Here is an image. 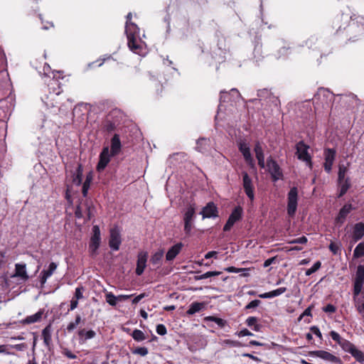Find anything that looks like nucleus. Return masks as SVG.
<instances>
[{
	"instance_id": "obj_1",
	"label": "nucleus",
	"mask_w": 364,
	"mask_h": 364,
	"mask_svg": "<svg viewBox=\"0 0 364 364\" xmlns=\"http://www.w3.org/2000/svg\"><path fill=\"white\" fill-rule=\"evenodd\" d=\"M139 31V28L136 24L132 22H128V21H126L125 33L128 41V46L132 51L136 53H137L140 49V46L136 43Z\"/></svg>"
},
{
	"instance_id": "obj_2",
	"label": "nucleus",
	"mask_w": 364,
	"mask_h": 364,
	"mask_svg": "<svg viewBox=\"0 0 364 364\" xmlns=\"http://www.w3.org/2000/svg\"><path fill=\"white\" fill-rule=\"evenodd\" d=\"M309 149V146L308 145H306L303 141H300L296 144V154L299 160L304 161L306 166L310 169H312L313 163L311 161V156L308 151Z\"/></svg>"
},
{
	"instance_id": "obj_3",
	"label": "nucleus",
	"mask_w": 364,
	"mask_h": 364,
	"mask_svg": "<svg viewBox=\"0 0 364 364\" xmlns=\"http://www.w3.org/2000/svg\"><path fill=\"white\" fill-rule=\"evenodd\" d=\"M287 213L289 216H294L297 208L298 189L296 187H292L287 195Z\"/></svg>"
},
{
	"instance_id": "obj_4",
	"label": "nucleus",
	"mask_w": 364,
	"mask_h": 364,
	"mask_svg": "<svg viewBox=\"0 0 364 364\" xmlns=\"http://www.w3.org/2000/svg\"><path fill=\"white\" fill-rule=\"evenodd\" d=\"M195 217V208L193 205H189L184 213V231L186 235H190L193 228V220Z\"/></svg>"
},
{
	"instance_id": "obj_5",
	"label": "nucleus",
	"mask_w": 364,
	"mask_h": 364,
	"mask_svg": "<svg viewBox=\"0 0 364 364\" xmlns=\"http://www.w3.org/2000/svg\"><path fill=\"white\" fill-rule=\"evenodd\" d=\"M364 284V265H358L354 280L353 295L358 296L363 289Z\"/></svg>"
},
{
	"instance_id": "obj_6",
	"label": "nucleus",
	"mask_w": 364,
	"mask_h": 364,
	"mask_svg": "<svg viewBox=\"0 0 364 364\" xmlns=\"http://www.w3.org/2000/svg\"><path fill=\"white\" fill-rule=\"evenodd\" d=\"M101 241L100 230L97 225H94L92 228V235L90 238L89 245V250L92 255L96 254L97 249L100 247Z\"/></svg>"
},
{
	"instance_id": "obj_7",
	"label": "nucleus",
	"mask_w": 364,
	"mask_h": 364,
	"mask_svg": "<svg viewBox=\"0 0 364 364\" xmlns=\"http://www.w3.org/2000/svg\"><path fill=\"white\" fill-rule=\"evenodd\" d=\"M242 208L240 206L235 207L230 215L226 223L223 227L225 232L229 231L234 224L242 218Z\"/></svg>"
},
{
	"instance_id": "obj_8",
	"label": "nucleus",
	"mask_w": 364,
	"mask_h": 364,
	"mask_svg": "<svg viewBox=\"0 0 364 364\" xmlns=\"http://www.w3.org/2000/svg\"><path fill=\"white\" fill-rule=\"evenodd\" d=\"M242 186L245 190V194L251 200H253L255 198V194H254L255 188L253 186L252 180L246 171H242Z\"/></svg>"
},
{
	"instance_id": "obj_9",
	"label": "nucleus",
	"mask_w": 364,
	"mask_h": 364,
	"mask_svg": "<svg viewBox=\"0 0 364 364\" xmlns=\"http://www.w3.org/2000/svg\"><path fill=\"white\" fill-rule=\"evenodd\" d=\"M267 166L274 181H276L282 178V172L281 168L277 161H274L272 157L267 159Z\"/></svg>"
},
{
	"instance_id": "obj_10",
	"label": "nucleus",
	"mask_w": 364,
	"mask_h": 364,
	"mask_svg": "<svg viewBox=\"0 0 364 364\" xmlns=\"http://www.w3.org/2000/svg\"><path fill=\"white\" fill-rule=\"evenodd\" d=\"M111 153L109 152V149L108 146H105L99 156V162L97 165V171L101 172L105 170L107 164L110 161Z\"/></svg>"
},
{
	"instance_id": "obj_11",
	"label": "nucleus",
	"mask_w": 364,
	"mask_h": 364,
	"mask_svg": "<svg viewBox=\"0 0 364 364\" xmlns=\"http://www.w3.org/2000/svg\"><path fill=\"white\" fill-rule=\"evenodd\" d=\"M336 151L333 149L327 148L324 149L323 155L325 162L323 168L326 172L329 173L332 170V166L336 159Z\"/></svg>"
},
{
	"instance_id": "obj_12",
	"label": "nucleus",
	"mask_w": 364,
	"mask_h": 364,
	"mask_svg": "<svg viewBox=\"0 0 364 364\" xmlns=\"http://www.w3.org/2000/svg\"><path fill=\"white\" fill-rule=\"evenodd\" d=\"M121 242L122 240L119 230L117 227L112 228L110 230V237L109 241L110 248L114 251L118 250Z\"/></svg>"
},
{
	"instance_id": "obj_13",
	"label": "nucleus",
	"mask_w": 364,
	"mask_h": 364,
	"mask_svg": "<svg viewBox=\"0 0 364 364\" xmlns=\"http://www.w3.org/2000/svg\"><path fill=\"white\" fill-rule=\"evenodd\" d=\"M203 218H215L218 217V208L213 202H209L200 213Z\"/></svg>"
},
{
	"instance_id": "obj_14",
	"label": "nucleus",
	"mask_w": 364,
	"mask_h": 364,
	"mask_svg": "<svg viewBox=\"0 0 364 364\" xmlns=\"http://www.w3.org/2000/svg\"><path fill=\"white\" fill-rule=\"evenodd\" d=\"M148 259V253L146 252L141 251L139 252L137 256L136 274L140 276L143 274L146 267Z\"/></svg>"
},
{
	"instance_id": "obj_15",
	"label": "nucleus",
	"mask_w": 364,
	"mask_h": 364,
	"mask_svg": "<svg viewBox=\"0 0 364 364\" xmlns=\"http://www.w3.org/2000/svg\"><path fill=\"white\" fill-rule=\"evenodd\" d=\"M309 355L333 363H338L339 361V358L338 357L325 350L311 351L309 352Z\"/></svg>"
},
{
	"instance_id": "obj_16",
	"label": "nucleus",
	"mask_w": 364,
	"mask_h": 364,
	"mask_svg": "<svg viewBox=\"0 0 364 364\" xmlns=\"http://www.w3.org/2000/svg\"><path fill=\"white\" fill-rule=\"evenodd\" d=\"M58 267V264L55 262H51L50 263L48 269H43L40 275V282L41 284V287H43L47 279L52 276V274L54 273V272L56 270Z\"/></svg>"
},
{
	"instance_id": "obj_17",
	"label": "nucleus",
	"mask_w": 364,
	"mask_h": 364,
	"mask_svg": "<svg viewBox=\"0 0 364 364\" xmlns=\"http://www.w3.org/2000/svg\"><path fill=\"white\" fill-rule=\"evenodd\" d=\"M239 150L242 153L245 161L252 166L253 165V159L252 157L250 147L245 142H240L239 144Z\"/></svg>"
},
{
	"instance_id": "obj_18",
	"label": "nucleus",
	"mask_w": 364,
	"mask_h": 364,
	"mask_svg": "<svg viewBox=\"0 0 364 364\" xmlns=\"http://www.w3.org/2000/svg\"><path fill=\"white\" fill-rule=\"evenodd\" d=\"M358 27L359 28L358 33L360 35L363 34L364 32V18L362 16H358L355 19H352L351 23H350L348 26V31H353L355 28Z\"/></svg>"
},
{
	"instance_id": "obj_19",
	"label": "nucleus",
	"mask_w": 364,
	"mask_h": 364,
	"mask_svg": "<svg viewBox=\"0 0 364 364\" xmlns=\"http://www.w3.org/2000/svg\"><path fill=\"white\" fill-rule=\"evenodd\" d=\"M122 148V144L119 139V136L115 134L111 139V147L109 152L112 156L117 155Z\"/></svg>"
},
{
	"instance_id": "obj_20",
	"label": "nucleus",
	"mask_w": 364,
	"mask_h": 364,
	"mask_svg": "<svg viewBox=\"0 0 364 364\" xmlns=\"http://www.w3.org/2000/svg\"><path fill=\"white\" fill-rule=\"evenodd\" d=\"M52 326L50 323L47 325L42 331V336L43 338L44 345L50 348L52 343Z\"/></svg>"
},
{
	"instance_id": "obj_21",
	"label": "nucleus",
	"mask_w": 364,
	"mask_h": 364,
	"mask_svg": "<svg viewBox=\"0 0 364 364\" xmlns=\"http://www.w3.org/2000/svg\"><path fill=\"white\" fill-rule=\"evenodd\" d=\"M77 334L79 337V342L80 343H85L87 340L92 339L96 336L95 331H86L85 328L79 330Z\"/></svg>"
},
{
	"instance_id": "obj_22",
	"label": "nucleus",
	"mask_w": 364,
	"mask_h": 364,
	"mask_svg": "<svg viewBox=\"0 0 364 364\" xmlns=\"http://www.w3.org/2000/svg\"><path fill=\"white\" fill-rule=\"evenodd\" d=\"M82 166L81 164H78L76 170L75 171H70V176L72 177L73 183L79 186L82 183Z\"/></svg>"
},
{
	"instance_id": "obj_23",
	"label": "nucleus",
	"mask_w": 364,
	"mask_h": 364,
	"mask_svg": "<svg viewBox=\"0 0 364 364\" xmlns=\"http://www.w3.org/2000/svg\"><path fill=\"white\" fill-rule=\"evenodd\" d=\"M183 247V244L178 242L175 245L172 246L167 252L166 255V259L167 261H172L179 254Z\"/></svg>"
},
{
	"instance_id": "obj_24",
	"label": "nucleus",
	"mask_w": 364,
	"mask_h": 364,
	"mask_svg": "<svg viewBox=\"0 0 364 364\" xmlns=\"http://www.w3.org/2000/svg\"><path fill=\"white\" fill-rule=\"evenodd\" d=\"M364 236V223L355 224L353 231V238L355 241L360 240Z\"/></svg>"
},
{
	"instance_id": "obj_25",
	"label": "nucleus",
	"mask_w": 364,
	"mask_h": 364,
	"mask_svg": "<svg viewBox=\"0 0 364 364\" xmlns=\"http://www.w3.org/2000/svg\"><path fill=\"white\" fill-rule=\"evenodd\" d=\"M164 257V251L159 250L155 252L150 259V263L154 266L155 269H158L161 267L162 262V258Z\"/></svg>"
},
{
	"instance_id": "obj_26",
	"label": "nucleus",
	"mask_w": 364,
	"mask_h": 364,
	"mask_svg": "<svg viewBox=\"0 0 364 364\" xmlns=\"http://www.w3.org/2000/svg\"><path fill=\"white\" fill-rule=\"evenodd\" d=\"M259 318L255 316H250L246 319L245 323L247 326L256 332H259L262 330V326L258 323Z\"/></svg>"
},
{
	"instance_id": "obj_27",
	"label": "nucleus",
	"mask_w": 364,
	"mask_h": 364,
	"mask_svg": "<svg viewBox=\"0 0 364 364\" xmlns=\"http://www.w3.org/2000/svg\"><path fill=\"white\" fill-rule=\"evenodd\" d=\"M43 314V310H39L36 314L28 316L22 321L23 324H31L40 321Z\"/></svg>"
},
{
	"instance_id": "obj_28",
	"label": "nucleus",
	"mask_w": 364,
	"mask_h": 364,
	"mask_svg": "<svg viewBox=\"0 0 364 364\" xmlns=\"http://www.w3.org/2000/svg\"><path fill=\"white\" fill-rule=\"evenodd\" d=\"M16 270V276L21 277L23 280H27L28 279V275L27 274L26 270V264H16L15 265Z\"/></svg>"
},
{
	"instance_id": "obj_29",
	"label": "nucleus",
	"mask_w": 364,
	"mask_h": 364,
	"mask_svg": "<svg viewBox=\"0 0 364 364\" xmlns=\"http://www.w3.org/2000/svg\"><path fill=\"white\" fill-rule=\"evenodd\" d=\"M204 321L205 322H214L220 328H224L227 325V321L218 318L213 316H206L204 318Z\"/></svg>"
},
{
	"instance_id": "obj_30",
	"label": "nucleus",
	"mask_w": 364,
	"mask_h": 364,
	"mask_svg": "<svg viewBox=\"0 0 364 364\" xmlns=\"http://www.w3.org/2000/svg\"><path fill=\"white\" fill-rule=\"evenodd\" d=\"M203 307V304L200 302H193L186 313L188 315H193L197 312H199Z\"/></svg>"
},
{
	"instance_id": "obj_31",
	"label": "nucleus",
	"mask_w": 364,
	"mask_h": 364,
	"mask_svg": "<svg viewBox=\"0 0 364 364\" xmlns=\"http://www.w3.org/2000/svg\"><path fill=\"white\" fill-rule=\"evenodd\" d=\"M220 274H221V272H218V271L207 272H205V273H204L203 274L196 275L194 277V279L196 281L202 280V279H207V278H209V277L218 276Z\"/></svg>"
},
{
	"instance_id": "obj_32",
	"label": "nucleus",
	"mask_w": 364,
	"mask_h": 364,
	"mask_svg": "<svg viewBox=\"0 0 364 364\" xmlns=\"http://www.w3.org/2000/svg\"><path fill=\"white\" fill-rule=\"evenodd\" d=\"M341 342L342 343H341L340 346L342 348V349L344 351L351 354V352L353 351V350L355 349V346L352 343H350L349 341H348L346 339H344Z\"/></svg>"
},
{
	"instance_id": "obj_33",
	"label": "nucleus",
	"mask_w": 364,
	"mask_h": 364,
	"mask_svg": "<svg viewBox=\"0 0 364 364\" xmlns=\"http://www.w3.org/2000/svg\"><path fill=\"white\" fill-rule=\"evenodd\" d=\"M208 144V140L205 138H200L196 142V150L200 152L206 151V146Z\"/></svg>"
},
{
	"instance_id": "obj_34",
	"label": "nucleus",
	"mask_w": 364,
	"mask_h": 364,
	"mask_svg": "<svg viewBox=\"0 0 364 364\" xmlns=\"http://www.w3.org/2000/svg\"><path fill=\"white\" fill-rule=\"evenodd\" d=\"M106 301L112 306H115L117 303V296H115L112 292L107 291L105 294Z\"/></svg>"
},
{
	"instance_id": "obj_35",
	"label": "nucleus",
	"mask_w": 364,
	"mask_h": 364,
	"mask_svg": "<svg viewBox=\"0 0 364 364\" xmlns=\"http://www.w3.org/2000/svg\"><path fill=\"white\" fill-rule=\"evenodd\" d=\"M353 210L351 204H346L341 210L338 214L339 218L345 219L348 213Z\"/></svg>"
},
{
	"instance_id": "obj_36",
	"label": "nucleus",
	"mask_w": 364,
	"mask_h": 364,
	"mask_svg": "<svg viewBox=\"0 0 364 364\" xmlns=\"http://www.w3.org/2000/svg\"><path fill=\"white\" fill-rule=\"evenodd\" d=\"M364 256V242L359 243L353 251V257L360 258Z\"/></svg>"
},
{
	"instance_id": "obj_37",
	"label": "nucleus",
	"mask_w": 364,
	"mask_h": 364,
	"mask_svg": "<svg viewBox=\"0 0 364 364\" xmlns=\"http://www.w3.org/2000/svg\"><path fill=\"white\" fill-rule=\"evenodd\" d=\"M91 181H92V176L87 175L86 176V179H85V182L82 184V195L84 197H86L87 195V192H88V190L90 186Z\"/></svg>"
},
{
	"instance_id": "obj_38",
	"label": "nucleus",
	"mask_w": 364,
	"mask_h": 364,
	"mask_svg": "<svg viewBox=\"0 0 364 364\" xmlns=\"http://www.w3.org/2000/svg\"><path fill=\"white\" fill-rule=\"evenodd\" d=\"M132 336L137 342H140L144 341L146 339V336L144 333L139 329H135L133 331L132 333Z\"/></svg>"
},
{
	"instance_id": "obj_39",
	"label": "nucleus",
	"mask_w": 364,
	"mask_h": 364,
	"mask_svg": "<svg viewBox=\"0 0 364 364\" xmlns=\"http://www.w3.org/2000/svg\"><path fill=\"white\" fill-rule=\"evenodd\" d=\"M329 250L331 251V252L335 255H340L341 252V245L340 242H331L328 246Z\"/></svg>"
},
{
	"instance_id": "obj_40",
	"label": "nucleus",
	"mask_w": 364,
	"mask_h": 364,
	"mask_svg": "<svg viewBox=\"0 0 364 364\" xmlns=\"http://www.w3.org/2000/svg\"><path fill=\"white\" fill-rule=\"evenodd\" d=\"M340 184V191L338 194V197H342L348 191L350 188V183L348 179H346L345 181H342Z\"/></svg>"
},
{
	"instance_id": "obj_41",
	"label": "nucleus",
	"mask_w": 364,
	"mask_h": 364,
	"mask_svg": "<svg viewBox=\"0 0 364 364\" xmlns=\"http://www.w3.org/2000/svg\"><path fill=\"white\" fill-rule=\"evenodd\" d=\"M354 358L356 359L357 361L360 363L364 362V353L361 350L355 348L353 352L350 354Z\"/></svg>"
},
{
	"instance_id": "obj_42",
	"label": "nucleus",
	"mask_w": 364,
	"mask_h": 364,
	"mask_svg": "<svg viewBox=\"0 0 364 364\" xmlns=\"http://www.w3.org/2000/svg\"><path fill=\"white\" fill-rule=\"evenodd\" d=\"M290 48L289 46H282L280 48L276 54V56L277 58H282L287 56L290 52H289Z\"/></svg>"
},
{
	"instance_id": "obj_43",
	"label": "nucleus",
	"mask_w": 364,
	"mask_h": 364,
	"mask_svg": "<svg viewBox=\"0 0 364 364\" xmlns=\"http://www.w3.org/2000/svg\"><path fill=\"white\" fill-rule=\"evenodd\" d=\"M321 262L320 261H317L310 269H306L305 272L306 276H310L313 273L316 272L321 268Z\"/></svg>"
},
{
	"instance_id": "obj_44",
	"label": "nucleus",
	"mask_w": 364,
	"mask_h": 364,
	"mask_svg": "<svg viewBox=\"0 0 364 364\" xmlns=\"http://www.w3.org/2000/svg\"><path fill=\"white\" fill-rule=\"evenodd\" d=\"M347 171V168L344 166H339L338 180V183H341L342 181H345V176Z\"/></svg>"
},
{
	"instance_id": "obj_45",
	"label": "nucleus",
	"mask_w": 364,
	"mask_h": 364,
	"mask_svg": "<svg viewBox=\"0 0 364 364\" xmlns=\"http://www.w3.org/2000/svg\"><path fill=\"white\" fill-rule=\"evenodd\" d=\"M254 150L257 159L264 158V151L259 142L256 143Z\"/></svg>"
},
{
	"instance_id": "obj_46",
	"label": "nucleus",
	"mask_w": 364,
	"mask_h": 364,
	"mask_svg": "<svg viewBox=\"0 0 364 364\" xmlns=\"http://www.w3.org/2000/svg\"><path fill=\"white\" fill-rule=\"evenodd\" d=\"M85 291V288L82 286L77 287L75 289V294L73 296V299L80 300L83 298V291Z\"/></svg>"
},
{
	"instance_id": "obj_47",
	"label": "nucleus",
	"mask_w": 364,
	"mask_h": 364,
	"mask_svg": "<svg viewBox=\"0 0 364 364\" xmlns=\"http://www.w3.org/2000/svg\"><path fill=\"white\" fill-rule=\"evenodd\" d=\"M115 124L109 120H106L104 124V129L106 132L110 133L115 129Z\"/></svg>"
},
{
	"instance_id": "obj_48",
	"label": "nucleus",
	"mask_w": 364,
	"mask_h": 364,
	"mask_svg": "<svg viewBox=\"0 0 364 364\" xmlns=\"http://www.w3.org/2000/svg\"><path fill=\"white\" fill-rule=\"evenodd\" d=\"M223 345L229 346V347H240V343L237 341H233L230 339H226L223 341Z\"/></svg>"
},
{
	"instance_id": "obj_49",
	"label": "nucleus",
	"mask_w": 364,
	"mask_h": 364,
	"mask_svg": "<svg viewBox=\"0 0 364 364\" xmlns=\"http://www.w3.org/2000/svg\"><path fill=\"white\" fill-rule=\"evenodd\" d=\"M330 335H331V338L334 341L338 343V344H339V346L342 343L341 341H343L345 339V338H343L337 332H336L334 331H331Z\"/></svg>"
},
{
	"instance_id": "obj_50",
	"label": "nucleus",
	"mask_w": 364,
	"mask_h": 364,
	"mask_svg": "<svg viewBox=\"0 0 364 364\" xmlns=\"http://www.w3.org/2000/svg\"><path fill=\"white\" fill-rule=\"evenodd\" d=\"M132 353L134 354L140 355L141 356H145L148 354V349L146 347H139L134 349Z\"/></svg>"
},
{
	"instance_id": "obj_51",
	"label": "nucleus",
	"mask_w": 364,
	"mask_h": 364,
	"mask_svg": "<svg viewBox=\"0 0 364 364\" xmlns=\"http://www.w3.org/2000/svg\"><path fill=\"white\" fill-rule=\"evenodd\" d=\"M307 241H308V240H307L306 237L302 236L299 238L291 240L289 241L288 243L291 244V245H293V244H306L307 242Z\"/></svg>"
},
{
	"instance_id": "obj_52",
	"label": "nucleus",
	"mask_w": 364,
	"mask_h": 364,
	"mask_svg": "<svg viewBox=\"0 0 364 364\" xmlns=\"http://www.w3.org/2000/svg\"><path fill=\"white\" fill-rule=\"evenodd\" d=\"M156 333L160 336H164L167 333L166 326L164 324H158L156 328Z\"/></svg>"
},
{
	"instance_id": "obj_53",
	"label": "nucleus",
	"mask_w": 364,
	"mask_h": 364,
	"mask_svg": "<svg viewBox=\"0 0 364 364\" xmlns=\"http://www.w3.org/2000/svg\"><path fill=\"white\" fill-rule=\"evenodd\" d=\"M247 269L245 268H237L235 267H228L227 268H225V271L228 272H232V273H240L244 271H247Z\"/></svg>"
},
{
	"instance_id": "obj_54",
	"label": "nucleus",
	"mask_w": 364,
	"mask_h": 364,
	"mask_svg": "<svg viewBox=\"0 0 364 364\" xmlns=\"http://www.w3.org/2000/svg\"><path fill=\"white\" fill-rule=\"evenodd\" d=\"M261 304V301L258 299L250 301L245 306V309H251L257 307Z\"/></svg>"
},
{
	"instance_id": "obj_55",
	"label": "nucleus",
	"mask_w": 364,
	"mask_h": 364,
	"mask_svg": "<svg viewBox=\"0 0 364 364\" xmlns=\"http://www.w3.org/2000/svg\"><path fill=\"white\" fill-rule=\"evenodd\" d=\"M235 334L237 335L239 337L252 336L254 335L252 333H251L249 330H247L246 328H244V329L241 330L240 331L237 332Z\"/></svg>"
},
{
	"instance_id": "obj_56",
	"label": "nucleus",
	"mask_w": 364,
	"mask_h": 364,
	"mask_svg": "<svg viewBox=\"0 0 364 364\" xmlns=\"http://www.w3.org/2000/svg\"><path fill=\"white\" fill-rule=\"evenodd\" d=\"M63 354L70 359H75L77 358V356L68 348L63 349Z\"/></svg>"
},
{
	"instance_id": "obj_57",
	"label": "nucleus",
	"mask_w": 364,
	"mask_h": 364,
	"mask_svg": "<svg viewBox=\"0 0 364 364\" xmlns=\"http://www.w3.org/2000/svg\"><path fill=\"white\" fill-rule=\"evenodd\" d=\"M310 331L312 333H314V335H316V336H318L319 338H322V334L319 330V328L316 326H313L310 328Z\"/></svg>"
},
{
	"instance_id": "obj_58",
	"label": "nucleus",
	"mask_w": 364,
	"mask_h": 364,
	"mask_svg": "<svg viewBox=\"0 0 364 364\" xmlns=\"http://www.w3.org/2000/svg\"><path fill=\"white\" fill-rule=\"evenodd\" d=\"M312 308H313V306H310L307 309H306L304 310V311L299 316V320L300 321L304 316H311Z\"/></svg>"
},
{
	"instance_id": "obj_59",
	"label": "nucleus",
	"mask_w": 364,
	"mask_h": 364,
	"mask_svg": "<svg viewBox=\"0 0 364 364\" xmlns=\"http://www.w3.org/2000/svg\"><path fill=\"white\" fill-rule=\"evenodd\" d=\"M148 294H146V293H142V294H140L139 295H137L136 297L134 298V299L132 300V304H136L137 303H139L142 299H144V297L147 296Z\"/></svg>"
},
{
	"instance_id": "obj_60",
	"label": "nucleus",
	"mask_w": 364,
	"mask_h": 364,
	"mask_svg": "<svg viewBox=\"0 0 364 364\" xmlns=\"http://www.w3.org/2000/svg\"><path fill=\"white\" fill-rule=\"evenodd\" d=\"M228 94L224 91L220 92V105L218 106V109L221 110L223 105L222 102L225 101V97L228 96Z\"/></svg>"
},
{
	"instance_id": "obj_61",
	"label": "nucleus",
	"mask_w": 364,
	"mask_h": 364,
	"mask_svg": "<svg viewBox=\"0 0 364 364\" xmlns=\"http://www.w3.org/2000/svg\"><path fill=\"white\" fill-rule=\"evenodd\" d=\"M287 291V288L286 287H280V288H278L275 290H273V294L274 297L276 296H278L282 294H284L285 291Z\"/></svg>"
},
{
	"instance_id": "obj_62",
	"label": "nucleus",
	"mask_w": 364,
	"mask_h": 364,
	"mask_svg": "<svg viewBox=\"0 0 364 364\" xmlns=\"http://www.w3.org/2000/svg\"><path fill=\"white\" fill-rule=\"evenodd\" d=\"M323 310L326 313H334L336 310V308L332 304H328L323 307Z\"/></svg>"
},
{
	"instance_id": "obj_63",
	"label": "nucleus",
	"mask_w": 364,
	"mask_h": 364,
	"mask_svg": "<svg viewBox=\"0 0 364 364\" xmlns=\"http://www.w3.org/2000/svg\"><path fill=\"white\" fill-rule=\"evenodd\" d=\"M11 347L16 349V350L23 351L27 348V346L25 343H19L11 346Z\"/></svg>"
},
{
	"instance_id": "obj_64",
	"label": "nucleus",
	"mask_w": 364,
	"mask_h": 364,
	"mask_svg": "<svg viewBox=\"0 0 364 364\" xmlns=\"http://www.w3.org/2000/svg\"><path fill=\"white\" fill-rule=\"evenodd\" d=\"M273 294V291H271L269 292H266V293H263V294H260L258 295V296L261 299H271V298H274V296Z\"/></svg>"
}]
</instances>
